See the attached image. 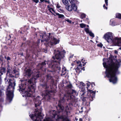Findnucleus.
Wrapping results in <instances>:
<instances>
[{"label":"nucleus","mask_w":121,"mask_h":121,"mask_svg":"<svg viewBox=\"0 0 121 121\" xmlns=\"http://www.w3.org/2000/svg\"><path fill=\"white\" fill-rule=\"evenodd\" d=\"M60 6L59 5V4L58 3L57 4V5H56L57 8H60Z\"/></svg>","instance_id":"nucleus-41"},{"label":"nucleus","mask_w":121,"mask_h":121,"mask_svg":"<svg viewBox=\"0 0 121 121\" xmlns=\"http://www.w3.org/2000/svg\"><path fill=\"white\" fill-rule=\"evenodd\" d=\"M16 85L15 82H14L13 84L12 83L9 84V85L7 89L6 94L7 96L6 100L7 102L10 103L13 97V90L14 89Z\"/></svg>","instance_id":"nucleus-6"},{"label":"nucleus","mask_w":121,"mask_h":121,"mask_svg":"<svg viewBox=\"0 0 121 121\" xmlns=\"http://www.w3.org/2000/svg\"><path fill=\"white\" fill-rule=\"evenodd\" d=\"M43 51L45 53H46L47 52V50L45 49H43Z\"/></svg>","instance_id":"nucleus-43"},{"label":"nucleus","mask_w":121,"mask_h":121,"mask_svg":"<svg viewBox=\"0 0 121 121\" xmlns=\"http://www.w3.org/2000/svg\"><path fill=\"white\" fill-rule=\"evenodd\" d=\"M116 17L121 19V14L119 13H117L116 14Z\"/></svg>","instance_id":"nucleus-25"},{"label":"nucleus","mask_w":121,"mask_h":121,"mask_svg":"<svg viewBox=\"0 0 121 121\" xmlns=\"http://www.w3.org/2000/svg\"><path fill=\"white\" fill-rule=\"evenodd\" d=\"M110 24L112 26H114L115 25L114 22H113L111 20L110 21Z\"/></svg>","instance_id":"nucleus-35"},{"label":"nucleus","mask_w":121,"mask_h":121,"mask_svg":"<svg viewBox=\"0 0 121 121\" xmlns=\"http://www.w3.org/2000/svg\"><path fill=\"white\" fill-rule=\"evenodd\" d=\"M103 7L104 9H107V7L105 6V4L103 5Z\"/></svg>","instance_id":"nucleus-42"},{"label":"nucleus","mask_w":121,"mask_h":121,"mask_svg":"<svg viewBox=\"0 0 121 121\" xmlns=\"http://www.w3.org/2000/svg\"><path fill=\"white\" fill-rule=\"evenodd\" d=\"M51 9H48V10L49 11L51 12L52 13V14H53L52 13V12L51 11Z\"/></svg>","instance_id":"nucleus-52"},{"label":"nucleus","mask_w":121,"mask_h":121,"mask_svg":"<svg viewBox=\"0 0 121 121\" xmlns=\"http://www.w3.org/2000/svg\"><path fill=\"white\" fill-rule=\"evenodd\" d=\"M82 69L84 71L85 70L84 67H83V68Z\"/></svg>","instance_id":"nucleus-56"},{"label":"nucleus","mask_w":121,"mask_h":121,"mask_svg":"<svg viewBox=\"0 0 121 121\" xmlns=\"http://www.w3.org/2000/svg\"><path fill=\"white\" fill-rule=\"evenodd\" d=\"M2 61V60L0 58V63Z\"/></svg>","instance_id":"nucleus-57"},{"label":"nucleus","mask_w":121,"mask_h":121,"mask_svg":"<svg viewBox=\"0 0 121 121\" xmlns=\"http://www.w3.org/2000/svg\"><path fill=\"white\" fill-rule=\"evenodd\" d=\"M28 50L27 49H26V52L27 53L28 52Z\"/></svg>","instance_id":"nucleus-60"},{"label":"nucleus","mask_w":121,"mask_h":121,"mask_svg":"<svg viewBox=\"0 0 121 121\" xmlns=\"http://www.w3.org/2000/svg\"><path fill=\"white\" fill-rule=\"evenodd\" d=\"M40 37L42 39H44V38H45L46 37L45 33V32L41 33L40 34Z\"/></svg>","instance_id":"nucleus-19"},{"label":"nucleus","mask_w":121,"mask_h":121,"mask_svg":"<svg viewBox=\"0 0 121 121\" xmlns=\"http://www.w3.org/2000/svg\"><path fill=\"white\" fill-rule=\"evenodd\" d=\"M66 69L65 67L62 68V73L61 75H65L66 73Z\"/></svg>","instance_id":"nucleus-20"},{"label":"nucleus","mask_w":121,"mask_h":121,"mask_svg":"<svg viewBox=\"0 0 121 121\" xmlns=\"http://www.w3.org/2000/svg\"><path fill=\"white\" fill-rule=\"evenodd\" d=\"M112 37V33L111 32H108L104 35L103 38L106 40L109 43H111Z\"/></svg>","instance_id":"nucleus-11"},{"label":"nucleus","mask_w":121,"mask_h":121,"mask_svg":"<svg viewBox=\"0 0 121 121\" xmlns=\"http://www.w3.org/2000/svg\"><path fill=\"white\" fill-rule=\"evenodd\" d=\"M121 38H119L116 37L112 39L111 43H113L117 44L118 46L121 45Z\"/></svg>","instance_id":"nucleus-13"},{"label":"nucleus","mask_w":121,"mask_h":121,"mask_svg":"<svg viewBox=\"0 0 121 121\" xmlns=\"http://www.w3.org/2000/svg\"><path fill=\"white\" fill-rule=\"evenodd\" d=\"M80 27L82 28L85 27L86 26V24L83 23L80 24Z\"/></svg>","instance_id":"nucleus-27"},{"label":"nucleus","mask_w":121,"mask_h":121,"mask_svg":"<svg viewBox=\"0 0 121 121\" xmlns=\"http://www.w3.org/2000/svg\"><path fill=\"white\" fill-rule=\"evenodd\" d=\"M71 4V5H68L66 6V9L69 11H72L73 9L74 11H76L77 9V7L75 5V1L74 0H69Z\"/></svg>","instance_id":"nucleus-9"},{"label":"nucleus","mask_w":121,"mask_h":121,"mask_svg":"<svg viewBox=\"0 0 121 121\" xmlns=\"http://www.w3.org/2000/svg\"><path fill=\"white\" fill-rule=\"evenodd\" d=\"M97 45L99 47L102 48L103 46V45L101 43H100L99 44H98Z\"/></svg>","instance_id":"nucleus-37"},{"label":"nucleus","mask_w":121,"mask_h":121,"mask_svg":"<svg viewBox=\"0 0 121 121\" xmlns=\"http://www.w3.org/2000/svg\"><path fill=\"white\" fill-rule=\"evenodd\" d=\"M45 2H48L46 0H45Z\"/></svg>","instance_id":"nucleus-63"},{"label":"nucleus","mask_w":121,"mask_h":121,"mask_svg":"<svg viewBox=\"0 0 121 121\" xmlns=\"http://www.w3.org/2000/svg\"><path fill=\"white\" fill-rule=\"evenodd\" d=\"M59 10H60L62 12H64V11L62 9H59Z\"/></svg>","instance_id":"nucleus-47"},{"label":"nucleus","mask_w":121,"mask_h":121,"mask_svg":"<svg viewBox=\"0 0 121 121\" xmlns=\"http://www.w3.org/2000/svg\"><path fill=\"white\" fill-rule=\"evenodd\" d=\"M35 112L34 115L33 114L29 115L30 117L34 121H41L42 117L41 115V112H38V110H35Z\"/></svg>","instance_id":"nucleus-7"},{"label":"nucleus","mask_w":121,"mask_h":121,"mask_svg":"<svg viewBox=\"0 0 121 121\" xmlns=\"http://www.w3.org/2000/svg\"><path fill=\"white\" fill-rule=\"evenodd\" d=\"M82 64H79V65H78L77 68L75 69V70L76 72H78V70H79V71L80 69L82 67Z\"/></svg>","instance_id":"nucleus-22"},{"label":"nucleus","mask_w":121,"mask_h":121,"mask_svg":"<svg viewBox=\"0 0 121 121\" xmlns=\"http://www.w3.org/2000/svg\"><path fill=\"white\" fill-rule=\"evenodd\" d=\"M87 83V86H88V87L89 86H90V84H89V83Z\"/></svg>","instance_id":"nucleus-50"},{"label":"nucleus","mask_w":121,"mask_h":121,"mask_svg":"<svg viewBox=\"0 0 121 121\" xmlns=\"http://www.w3.org/2000/svg\"><path fill=\"white\" fill-rule=\"evenodd\" d=\"M31 71L30 69H27L26 71V75L28 76H30L31 74Z\"/></svg>","instance_id":"nucleus-17"},{"label":"nucleus","mask_w":121,"mask_h":121,"mask_svg":"<svg viewBox=\"0 0 121 121\" xmlns=\"http://www.w3.org/2000/svg\"><path fill=\"white\" fill-rule=\"evenodd\" d=\"M62 1L63 4L66 6L69 5L68 0H62Z\"/></svg>","instance_id":"nucleus-23"},{"label":"nucleus","mask_w":121,"mask_h":121,"mask_svg":"<svg viewBox=\"0 0 121 121\" xmlns=\"http://www.w3.org/2000/svg\"><path fill=\"white\" fill-rule=\"evenodd\" d=\"M105 60V58H104L103 59V61H104V60Z\"/></svg>","instance_id":"nucleus-64"},{"label":"nucleus","mask_w":121,"mask_h":121,"mask_svg":"<svg viewBox=\"0 0 121 121\" xmlns=\"http://www.w3.org/2000/svg\"><path fill=\"white\" fill-rule=\"evenodd\" d=\"M11 80L10 79H9V81H8V83H9L11 81Z\"/></svg>","instance_id":"nucleus-58"},{"label":"nucleus","mask_w":121,"mask_h":121,"mask_svg":"<svg viewBox=\"0 0 121 121\" xmlns=\"http://www.w3.org/2000/svg\"><path fill=\"white\" fill-rule=\"evenodd\" d=\"M39 96H38L33 99L35 104V106L36 107L37 106H39L41 104V101L39 99Z\"/></svg>","instance_id":"nucleus-14"},{"label":"nucleus","mask_w":121,"mask_h":121,"mask_svg":"<svg viewBox=\"0 0 121 121\" xmlns=\"http://www.w3.org/2000/svg\"><path fill=\"white\" fill-rule=\"evenodd\" d=\"M85 93L86 92L84 91H83L82 93V94L81 95V98H82V97H84V95Z\"/></svg>","instance_id":"nucleus-34"},{"label":"nucleus","mask_w":121,"mask_h":121,"mask_svg":"<svg viewBox=\"0 0 121 121\" xmlns=\"http://www.w3.org/2000/svg\"><path fill=\"white\" fill-rule=\"evenodd\" d=\"M86 15L85 14L82 13L81 15V18L82 19L86 17Z\"/></svg>","instance_id":"nucleus-32"},{"label":"nucleus","mask_w":121,"mask_h":121,"mask_svg":"<svg viewBox=\"0 0 121 121\" xmlns=\"http://www.w3.org/2000/svg\"><path fill=\"white\" fill-rule=\"evenodd\" d=\"M86 97H82V100L83 101H86Z\"/></svg>","instance_id":"nucleus-38"},{"label":"nucleus","mask_w":121,"mask_h":121,"mask_svg":"<svg viewBox=\"0 0 121 121\" xmlns=\"http://www.w3.org/2000/svg\"><path fill=\"white\" fill-rule=\"evenodd\" d=\"M85 30L86 32L87 33L89 34L90 32L89 29L88 28H85Z\"/></svg>","instance_id":"nucleus-30"},{"label":"nucleus","mask_w":121,"mask_h":121,"mask_svg":"<svg viewBox=\"0 0 121 121\" xmlns=\"http://www.w3.org/2000/svg\"><path fill=\"white\" fill-rule=\"evenodd\" d=\"M60 118L62 120V121H69V120L68 118L67 117L65 116H62Z\"/></svg>","instance_id":"nucleus-16"},{"label":"nucleus","mask_w":121,"mask_h":121,"mask_svg":"<svg viewBox=\"0 0 121 121\" xmlns=\"http://www.w3.org/2000/svg\"><path fill=\"white\" fill-rule=\"evenodd\" d=\"M56 15L58 16V17L59 18H62L64 17V16L63 15L59 14L58 13H56Z\"/></svg>","instance_id":"nucleus-24"},{"label":"nucleus","mask_w":121,"mask_h":121,"mask_svg":"<svg viewBox=\"0 0 121 121\" xmlns=\"http://www.w3.org/2000/svg\"><path fill=\"white\" fill-rule=\"evenodd\" d=\"M114 53L115 54H117L118 53V51L116 50H115L114 51Z\"/></svg>","instance_id":"nucleus-44"},{"label":"nucleus","mask_w":121,"mask_h":121,"mask_svg":"<svg viewBox=\"0 0 121 121\" xmlns=\"http://www.w3.org/2000/svg\"><path fill=\"white\" fill-rule=\"evenodd\" d=\"M108 61H110L108 65L106 62L103 63L104 67L106 68L105 73L106 76L110 78L109 81L114 84L117 82V78L116 75L119 73L118 69L120 65L119 63L115 64L112 60L109 59Z\"/></svg>","instance_id":"nucleus-2"},{"label":"nucleus","mask_w":121,"mask_h":121,"mask_svg":"<svg viewBox=\"0 0 121 121\" xmlns=\"http://www.w3.org/2000/svg\"><path fill=\"white\" fill-rule=\"evenodd\" d=\"M73 56V55H72V56H69V58H72Z\"/></svg>","instance_id":"nucleus-51"},{"label":"nucleus","mask_w":121,"mask_h":121,"mask_svg":"<svg viewBox=\"0 0 121 121\" xmlns=\"http://www.w3.org/2000/svg\"><path fill=\"white\" fill-rule=\"evenodd\" d=\"M41 76L40 74L38 73L36 76H34L30 79H28L27 81V82L28 84H30V86L28 87V89L27 90V91L26 90V81H23L22 82L21 84L19 85V89H18V90H19L20 91H22V92L21 93L22 94H23L22 95V96H25L26 99L28 97H34V96L31 93V89L34 90L35 87V83L37 82L36 80Z\"/></svg>","instance_id":"nucleus-1"},{"label":"nucleus","mask_w":121,"mask_h":121,"mask_svg":"<svg viewBox=\"0 0 121 121\" xmlns=\"http://www.w3.org/2000/svg\"><path fill=\"white\" fill-rule=\"evenodd\" d=\"M80 85H82V86H85V84L83 83L82 82H79Z\"/></svg>","instance_id":"nucleus-36"},{"label":"nucleus","mask_w":121,"mask_h":121,"mask_svg":"<svg viewBox=\"0 0 121 121\" xmlns=\"http://www.w3.org/2000/svg\"><path fill=\"white\" fill-rule=\"evenodd\" d=\"M67 87L68 88L71 89L72 87V85L71 84H70L68 85L67 86Z\"/></svg>","instance_id":"nucleus-31"},{"label":"nucleus","mask_w":121,"mask_h":121,"mask_svg":"<svg viewBox=\"0 0 121 121\" xmlns=\"http://www.w3.org/2000/svg\"><path fill=\"white\" fill-rule=\"evenodd\" d=\"M77 95L78 93L76 91L70 89V92H68L67 93L65 94L64 96L62 98H61L59 100L58 106L56 107L58 112L60 113L63 111L64 108L62 104L64 102L65 99L71 103H74L75 101L74 96Z\"/></svg>","instance_id":"nucleus-4"},{"label":"nucleus","mask_w":121,"mask_h":121,"mask_svg":"<svg viewBox=\"0 0 121 121\" xmlns=\"http://www.w3.org/2000/svg\"><path fill=\"white\" fill-rule=\"evenodd\" d=\"M83 112V110H82V111H79V112L80 113H82Z\"/></svg>","instance_id":"nucleus-54"},{"label":"nucleus","mask_w":121,"mask_h":121,"mask_svg":"<svg viewBox=\"0 0 121 121\" xmlns=\"http://www.w3.org/2000/svg\"><path fill=\"white\" fill-rule=\"evenodd\" d=\"M88 91L89 93H90V98L91 99H90V100L91 101L92 100L93 98L95 97L96 91L91 90H89Z\"/></svg>","instance_id":"nucleus-15"},{"label":"nucleus","mask_w":121,"mask_h":121,"mask_svg":"<svg viewBox=\"0 0 121 121\" xmlns=\"http://www.w3.org/2000/svg\"><path fill=\"white\" fill-rule=\"evenodd\" d=\"M105 1L106 6H107L108 5V0H105Z\"/></svg>","instance_id":"nucleus-40"},{"label":"nucleus","mask_w":121,"mask_h":121,"mask_svg":"<svg viewBox=\"0 0 121 121\" xmlns=\"http://www.w3.org/2000/svg\"><path fill=\"white\" fill-rule=\"evenodd\" d=\"M83 107H81V110H83Z\"/></svg>","instance_id":"nucleus-62"},{"label":"nucleus","mask_w":121,"mask_h":121,"mask_svg":"<svg viewBox=\"0 0 121 121\" xmlns=\"http://www.w3.org/2000/svg\"><path fill=\"white\" fill-rule=\"evenodd\" d=\"M20 55L21 56H23V53H21L20 54Z\"/></svg>","instance_id":"nucleus-53"},{"label":"nucleus","mask_w":121,"mask_h":121,"mask_svg":"<svg viewBox=\"0 0 121 121\" xmlns=\"http://www.w3.org/2000/svg\"><path fill=\"white\" fill-rule=\"evenodd\" d=\"M51 34L50 33H49V37H48V38L47 39L45 38H43L44 40H41V42H43V41H48V40H50V42L49 43V44L51 46H52L53 45H56L59 43V40L57 39L56 38H54L53 37L51 36H50Z\"/></svg>","instance_id":"nucleus-8"},{"label":"nucleus","mask_w":121,"mask_h":121,"mask_svg":"<svg viewBox=\"0 0 121 121\" xmlns=\"http://www.w3.org/2000/svg\"><path fill=\"white\" fill-rule=\"evenodd\" d=\"M8 79H7L6 77L4 79V80H5V81H6V80H7V82L8 81Z\"/></svg>","instance_id":"nucleus-49"},{"label":"nucleus","mask_w":121,"mask_h":121,"mask_svg":"<svg viewBox=\"0 0 121 121\" xmlns=\"http://www.w3.org/2000/svg\"><path fill=\"white\" fill-rule=\"evenodd\" d=\"M65 53L64 50L62 51H60L58 50H54V53L55 57H52L54 60L51 61V64L48 65L49 68L52 69V70H48V72L52 73L56 71L60 70V63L61 60L65 57Z\"/></svg>","instance_id":"nucleus-3"},{"label":"nucleus","mask_w":121,"mask_h":121,"mask_svg":"<svg viewBox=\"0 0 121 121\" xmlns=\"http://www.w3.org/2000/svg\"><path fill=\"white\" fill-rule=\"evenodd\" d=\"M44 0H40V1L41 2H43Z\"/></svg>","instance_id":"nucleus-61"},{"label":"nucleus","mask_w":121,"mask_h":121,"mask_svg":"<svg viewBox=\"0 0 121 121\" xmlns=\"http://www.w3.org/2000/svg\"><path fill=\"white\" fill-rule=\"evenodd\" d=\"M56 115V113L53 114V118H55Z\"/></svg>","instance_id":"nucleus-45"},{"label":"nucleus","mask_w":121,"mask_h":121,"mask_svg":"<svg viewBox=\"0 0 121 121\" xmlns=\"http://www.w3.org/2000/svg\"><path fill=\"white\" fill-rule=\"evenodd\" d=\"M50 9H51L54 12V13L56 14V12H55V11L54 10V9L52 8H50Z\"/></svg>","instance_id":"nucleus-39"},{"label":"nucleus","mask_w":121,"mask_h":121,"mask_svg":"<svg viewBox=\"0 0 121 121\" xmlns=\"http://www.w3.org/2000/svg\"><path fill=\"white\" fill-rule=\"evenodd\" d=\"M89 34L90 36L93 38L95 36L94 34L92 33L91 31H90V33Z\"/></svg>","instance_id":"nucleus-28"},{"label":"nucleus","mask_w":121,"mask_h":121,"mask_svg":"<svg viewBox=\"0 0 121 121\" xmlns=\"http://www.w3.org/2000/svg\"><path fill=\"white\" fill-rule=\"evenodd\" d=\"M24 44V43H22V45L21 46V47H23V45Z\"/></svg>","instance_id":"nucleus-55"},{"label":"nucleus","mask_w":121,"mask_h":121,"mask_svg":"<svg viewBox=\"0 0 121 121\" xmlns=\"http://www.w3.org/2000/svg\"><path fill=\"white\" fill-rule=\"evenodd\" d=\"M66 109H65V111L67 112H68V111L69 110V108L68 107V105H67L66 107Z\"/></svg>","instance_id":"nucleus-33"},{"label":"nucleus","mask_w":121,"mask_h":121,"mask_svg":"<svg viewBox=\"0 0 121 121\" xmlns=\"http://www.w3.org/2000/svg\"><path fill=\"white\" fill-rule=\"evenodd\" d=\"M13 73L15 74L16 75L18 76L19 74L18 71L16 70H13Z\"/></svg>","instance_id":"nucleus-26"},{"label":"nucleus","mask_w":121,"mask_h":121,"mask_svg":"<svg viewBox=\"0 0 121 121\" xmlns=\"http://www.w3.org/2000/svg\"><path fill=\"white\" fill-rule=\"evenodd\" d=\"M43 121H53L50 118H48L44 119Z\"/></svg>","instance_id":"nucleus-29"},{"label":"nucleus","mask_w":121,"mask_h":121,"mask_svg":"<svg viewBox=\"0 0 121 121\" xmlns=\"http://www.w3.org/2000/svg\"><path fill=\"white\" fill-rule=\"evenodd\" d=\"M7 60H9L10 59V58L9 57H8L7 58Z\"/></svg>","instance_id":"nucleus-48"},{"label":"nucleus","mask_w":121,"mask_h":121,"mask_svg":"<svg viewBox=\"0 0 121 121\" xmlns=\"http://www.w3.org/2000/svg\"><path fill=\"white\" fill-rule=\"evenodd\" d=\"M48 64V61L45 60L42 63L38 64L37 66L38 69H41L43 70L44 69L45 71H46L45 66L46 64Z\"/></svg>","instance_id":"nucleus-12"},{"label":"nucleus","mask_w":121,"mask_h":121,"mask_svg":"<svg viewBox=\"0 0 121 121\" xmlns=\"http://www.w3.org/2000/svg\"><path fill=\"white\" fill-rule=\"evenodd\" d=\"M53 93L52 91L46 90L42 94V96L44 99L46 100H48L50 99L53 95Z\"/></svg>","instance_id":"nucleus-10"},{"label":"nucleus","mask_w":121,"mask_h":121,"mask_svg":"<svg viewBox=\"0 0 121 121\" xmlns=\"http://www.w3.org/2000/svg\"><path fill=\"white\" fill-rule=\"evenodd\" d=\"M82 62V63H84V62H83V59H82V60H81Z\"/></svg>","instance_id":"nucleus-59"},{"label":"nucleus","mask_w":121,"mask_h":121,"mask_svg":"<svg viewBox=\"0 0 121 121\" xmlns=\"http://www.w3.org/2000/svg\"><path fill=\"white\" fill-rule=\"evenodd\" d=\"M40 81V86L46 89L49 88L51 84L54 82L53 77L50 74H48L45 77H43Z\"/></svg>","instance_id":"nucleus-5"},{"label":"nucleus","mask_w":121,"mask_h":121,"mask_svg":"<svg viewBox=\"0 0 121 121\" xmlns=\"http://www.w3.org/2000/svg\"><path fill=\"white\" fill-rule=\"evenodd\" d=\"M77 64H79V65L80 64H81V62H80V61H77Z\"/></svg>","instance_id":"nucleus-46"},{"label":"nucleus","mask_w":121,"mask_h":121,"mask_svg":"<svg viewBox=\"0 0 121 121\" xmlns=\"http://www.w3.org/2000/svg\"><path fill=\"white\" fill-rule=\"evenodd\" d=\"M6 75L7 76H9L10 77L13 78L14 77V76L11 73H10L9 71H7Z\"/></svg>","instance_id":"nucleus-21"},{"label":"nucleus","mask_w":121,"mask_h":121,"mask_svg":"<svg viewBox=\"0 0 121 121\" xmlns=\"http://www.w3.org/2000/svg\"><path fill=\"white\" fill-rule=\"evenodd\" d=\"M39 43V42L36 43H33V44L32 46V48H33L34 50H35V48H36L37 47H38L39 46L38 44Z\"/></svg>","instance_id":"nucleus-18"}]
</instances>
